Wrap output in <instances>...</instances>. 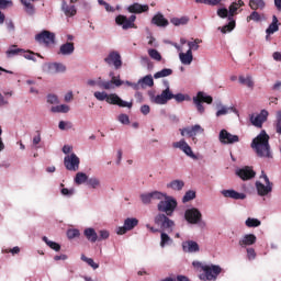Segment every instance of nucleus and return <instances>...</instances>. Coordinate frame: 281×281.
<instances>
[{
  "instance_id": "obj_1",
  "label": "nucleus",
  "mask_w": 281,
  "mask_h": 281,
  "mask_svg": "<svg viewBox=\"0 0 281 281\" xmlns=\"http://www.w3.org/2000/svg\"><path fill=\"white\" fill-rule=\"evenodd\" d=\"M269 134L262 130L251 142L250 148L254 149L257 157L265 159H271L273 154L271 153V145H269Z\"/></svg>"
},
{
  "instance_id": "obj_2",
  "label": "nucleus",
  "mask_w": 281,
  "mask_h": 281,
  "mask_svg": "<svg viewBox=\"0 0 281 281\" xmlns=\"http://www.w3.org/2000/svg\"><path fill=\"white\" fill-rule=\"evenodd\" d=\"M149 100L153 104H168L170 100H176V102H190L191 98L188 94L183 93H172V91L162 90L160 94L155 95L153 92H148Z\"/></svg>"
},
{
  "instance_id": "obj_3",
  "label": "nucleus",
  "mask_w": 281,
  "mask_h": 281,
  "mask_svg": "<svg viewBox=\"0 0 281 281\" xmlns=\"http://www.w3.org/2000/svg\"><path fill=\"white\" fill-rule=\"evenodd\" d=\"M157 210L167 216H172V214H175V210H177V200L164 193L162 199L157 204Z\"/></svg>"
},
{
  "instance_id": "obj_4",
  "label": "nucleus",
  "mask_w": 281,
  "mask_h": 281,
  "mask_svg": "<svg viewBox=\"0 0 281 281\" xmlns=\"http://www.w3.org/2000/svg\"><path fill=\"white\" fill-rule=\"evenodd\" d=\"M184 220L189 225H200V227H205V222H203V213L196 207L187 209L184 211Z\"/></svg>"
},
{
  "instance_id": "obj_5",
  "label": "nucleus",
  "mask_w": 281,
  "mask_h": 281,
  "mask_svg": "<svg viewBox=\"0 0 281 281\" xmlns=\"http://www.w3.org/2000/svg\"><path fill=\"white\" fill-rule=\"evenodd\" d=\"M166 213H158L154 217V223L157 225V227L160 228L161 232H167L168 234H171V232L175 229V221L170 220Z\"/></svg>"
},
{
  "instance_id": "obj_6",
  "label": "nucleus",
  "mask_w": 281,
  "mask_h": 281,
  "mask_svg": "<svg viewBox=\"0 0 281 281\" xmlns=\"http://www.w3.org/2000/svg\"><path fill=\"white\" fill-rule=\"evenodd\" d=\"M260 179H263L266 184L260 181H256L255 187L257 194L259 196H267L268 194H271V192H273V182L269 180V177L267 173H265V171H261Z\"/></svg>"
},
{
  "instance_id": "obj_7",
  "label": "nucleus",
  "mask_w": 281,
  "mask_h": 281,
  "mask_svg": "<svg viewBox=\"0 0 281 281\" xmlns=\"http://www.w3.org/2000/svg\"><path fill=\"white\" fill-rule=\"evenodd\" d=\"M203 102L206 104H212L214 102V99L212 95L206 94L203 91H199L195 97H193V104L195 105V109L198 113L203 115L205 113V106L203 105Z\"/></svg>"
},
{
  "instance_id": "obj_8",
  "label": "nucleus",
  "mask_w": 281,
  "mask_h": 281,
  "mask_svg": "<svg viewBox=\"0 0 281 281\" xmlns=\"http://www.w3.org/2000/svg\"><path fill=\"white\" fill-rule=\"evenodd\" d=\"M202 271L204 272L203 274H200V280L203 281H216V278H218V274L223 269L221 266L216 265H211V266H202Z\"/></svg>"
},
{
  "instance_id": "obj_9",
  "label": "nucleus",
  "mask_w": 281,
  "mask_h": 281,
  "mask_svg": "<svg viewBox=\"0 0 281 281\" xmlns=\"http://www.w3.org/2000/svg\"><path fill=\"white\" fill-rule=\"evenodd\" d=\"M64 166L70 172L80 170V158L76 154H70L64 158Z\"/></svg>"
},
{
  "instance_id": "obj_10",
  "label": "nucleus",
  "mask_w": 281,
  "mask_h": 281,
  "mask_svg": "<svg viewBox=\"0 0 281 281\" xmlns=\"http://www.w3.org/2000/svg\"><path fill=\"white\" fill-rule=\"evenodd\" d=\"M161 199H164V192L161 191L144 192L139 194V200L143 205H150L153 201H161Z\"/></svg>"
},
{
  "instance_id": "obj_11",
  "label": "nucleus",
  "mask_w": 281,
  "mask_h": 281,
  "mask_svg": "<svg viewBox=\"0 0 281 281\" xmlns=\"http://www.w3.org/2000/svg\"><path fill=\"white\" fill-rule=\"evenodd\" d=\"M35 41L40 45H52L53 43H56V34L44 30L35 35Z\"/></svg>"
},
{
  "instance_id": "obj_12",
  "label": "nucleus",
  "mask_w": 281,
  "mask_h": 281,
  "mask_svg": "<svg viewBox=\"0 0 281 281\" xmlns=\"http://www.w3.org/2000/svg\"><path fill=\"white\" fill-rule=\"evenodd\" d=\"M137 225H139V220H137L136 217H127L124 221V225L119 226L116 228V234L119 236H124V234H126V232H131L132 229H135V227H137Z\"/></svg>"
},
{
  "instance_id": "obj_13",
  "label": "nucleus",
  "mask_w": 281,
  "mask_h": 281,
  "mask_svg": "<svg viewBox=\"0 0 281 281\" xmlns=\"http://www.w3.org/2000/svg\"><path fill=\"white\" fill-rule=\"evenodd\" d=\"M44 71L49 76H56L58 74H65L67 66L63 63H48L44 65Z\"/></svg>"
},
{
  "instance_id": "obj_14",
  "label": "nucleus",
  "mask_w": 281,
  "mask_h": 281,
  "mask_svg": "<svg viewBox=\"0 0 281 281\" xmlns=\"http://www.w3.org/2000/svg\"><path fill=\"white\" fill-rule=\"evenodd\" d=\"M104 63L114 66V69H122V55H120V52L117 50H112L104 58Z\"/></svg>"
},
{
  "instance_id": "obj_15",
  "label": "nucleus",
  "mask_w": 281,
  "mask_h": 281,
  "mask_svg": "<svg viewBox=\"0 0 281 281\" xmlns=\"http://www.w3.org/2000/svg\"><path fill=\"white\" fill-rule=\"evenodd\" d=\"M136 19V15H131L130 18H127L126 15H117L115 19V23L117 25H121L123 30H131L135 27Z\"/></svg>"
},
{
  "instance_id": "obj_16",
  "label": "nucleus",
  "mask_w": 281,
  "mask_h": 281,
  "mask_svg": "<svg viewBox=\"0 0 281 281\" xmlns=\"http://www.w3.org/2000/svg\"><path fill=\"white\" fill-rule=\"evenodd\" d=\"M173 148H179V150H182L187 157H190L191 159H196V155H194V151H192V147L186 142V139H180L179 142L172 143Z\"/></svg>"
},
{
  "instance_id": "obj_17",
  "label": "nucleus",
  "mask_w": 281,
  "mask_h": 281,
  "mask_svg": "<svg viewBox=\"0 0 281 281\" xmlns=\"http://www.w3.org/2000/svg\"><path fill=\"white\" fill-rule=\"evenodd\" d=\"M218 139L221 142V144H237V142H240V138L238 137V135H234L229 132H227V130H222L220 132V136Z\"/></svg>"
},
{
  "instance_id": "obj_18",
  "label": "nucleus",
  "mask_w": 281,
  "mask_h": 281,
  "mask_svg": "<svg viewBox=\"0 0 281 281\" xmlns=\"http://www.w3.org/2000/svg\"><path fill=\"white\" fill-rule=\"evenodd\" d=\"M199 133L200 134L205 133V130L203 127H201V125H199V124L180 130V135L182 137H186V135L188 137H196V135H199Z\"/></svg>"
},
{
  "instance_id": "obj_19",
  "label": "nucleus",
  "mask_w": 281,
  "mask_h": 281,
  "mask_svg": "<svg viewBox=\"0 0 281 281\" xmlns=\"http://www.w3.org/2000/svg\"><path fill=\"white\" fill-rule=\"evenodd\" d=\"M235 173L243 181H249V179H254V177H256V171H254L249 166L236 169Z\"/></svg>"
},
{
  "instance_id": "obj_20",
  "label": "nucleus",
  "mask_w": 281,
  "mask_h": 281,
  "mask_svg": "<svg viewBox=\"0 0 281 281\" xmlns=\"http://www.w3.org/2000/svg\"><path fill=\"white\" fill-rule=\"evenodd\" d=\"M267 117H269V112L267 110H261L259 114L250 115V122L252 126H256L257 128H262V124H265V121L267 120Z\"/></svg>"
},
{
  "instance_id": "obj_21",
  "label": "nucleus",
  "mask_w": 281,
  "mask_h": 281,
  "mask_svg": "<svg viewBox=\"0 0 281 281\" xmlns=\"http://www.w3.org/2000/svg\"><path fill=\"white\" fill-rule=\"evenodd\" d=\"M221 194L225 199H233L234 201H245L247 199V194L240 193L234 189H225L221 191Z\"/></svg>"
},
{
  "instance_id": "obj_22",
  "label": "nucleus",
  "mask_w": 281,
  "mask_h": 281,
  "mask_svg": "<svg viewBox=\"0 0 281 281\" xmlns=\"http://www.w3.org/2000/svg\"><path fill=\"white\" fill-rule=\"evenodd\" d=\"M87 85L88 87H98L99 89H103L105 91L111 90V82H108V80H103L102 77H98L95 79H88Z\"/></svg>"
},
{
  "instance_id": "obj_23",
  "label": "nucleus",
  "mask_w": 281,
  "mask_h": 281,
  "mask_svg": "<svg viewBox=\"0 0 281 281\" xmlns=\"http://www.w3.org/2000/svg\"><path fill=\"white\" fill-rule=\"evenodd\" d=\"M182 251H184V254H198V251H201V248L196 241L187 240L182 243Z\"/></svg>"
},
{
  "instance_id": "obj_24",
  "label": "nucleus",
  "mask_w": 281,
  "mask_h": 281,
  "mask_svg": "<svg viewBox=\"0 0 281 281\" xmlns=\"http://www.w3.org/2000/svg\"><path fill=\"white\" fill-rule=\"evenodd\" d=\"M148 10H150L148 4H139L137 2H135V3L131 4L130 7H127V11L131 14H143V12H148Z\"/></svg>"
},
{
  "instance_id": "obj_25",
  "label": "nucleus",
  "mask_w": 281,
  "mask_h": 281,
  "mask_svg": "<svg viewBox=\"0 0 281 281\" xmlns=\"http://www.w3.org/2000/svg\"><path fill=\"white\" fill-rule=\"evenodd\" d=\"M256 240H258L256 235L246 234L239 239L238 245H239V247L245 248V247H249L251 245H256Z\"/></svg>"
},
{
  "instance_id": "obj_26",
  "label": "nucleus",
  "mask_w": 281,
  "mask_h": 281,
  "mask_svg": "<svg viewBox=\"0 0 281 281\" xmlns=\"http://www.w3.org/2000/svg\"><path fill=\"white\" fill-rule=\"evenodd\" d=\"M111 104H116V106H121L122 109H133V102H126L120 98L117 94H113L111 99Z\"/></svg>"
},
{
  "instance_id": "obj_27",
  "label": "nucleus",
  "mask_w": 281,
  "mask_h": 281,
  "mask_svg": "<svg viewBox=\"0 0 281 281\" xmlns=\"http://www.w3.org/2000/svg\"><path fill=\"white\" fill-rule=\"evenodd\" d=\"M147 87H155L153 75H147L138 80V91L139 89H146Z\"/></svg>"
},
{
  "instance_id": "obj_28",
  "label": "nucleus",
  "mask_w": 281,
  "mask_h": 281,
  "mask_svg": "<svg viewBox=\"0 0 281 281\" xmlns=\"http://www.w3.org/2000/svg\"><path fill=\"white\" fill-rule=\"evenodd\" d=\"M151 23L153 25H157V27H168L169 25L168 20L159 12L153 16Z\"/></svg>"
},
{
  "instance_id": "obj_29",
  "label": "nucleus",
  "mask_w": 281,
  "mask_h": 281,
  "mask_svg": "<svg viewBox=\"0 0 281 281\" xmlns=\"http://www.w3.org/2000/svg\"><path fill=\"white\" fill-rule=\"evenodd\" d=\"M74 52H76V46H74L71 42H67L59 47V54H61V56H71Z\"/></svg>"
},
{
  "instance_id": "obj_30",
  "label": "nucleus",
  "mask_w": 281,
  "mask_h": 281,
  "mask_svg": "<svg viewBox=\"0 0 281 281\" xmlns=\"http://www.w3.org/2000/svg\"><path fill=\"white\" fill-rule=\"evenodd\" d=\"M61 12H64L66 16H76L78 11L76 10V5L74 4L69 5L65 0H63Z\"/></svg>"
},
{
  "instance_id": "obj_31",
  "label": "nucleus",
  "mask_w": 281,
  "mask_h": 281,
  "mask_svg": "<svg viewBox=\"0 0 281 281\" xmlns=\"http://www.w3.org/2000/svg\"><path fill=\"white\" fill-rule=\"evenodd\" d=\"M93 95H94L95 100H98L99 102H104V100H105V102H108V104H111V100H112L114 93L109 94L105 91H95L93 93Z\"/></svg>"
},
{
  "instance_id": "obj_32",
  "label": "nucleus",
  "mask_w": 281,
  "mask_h": 281,
  "mask_svg": "<svg viewBox=\"0 0 281 281\" xmlns=\"http://www.w3.org/2000/svg\"><path fill=\"white\" fill-rule=\"evenodd\" d=\"M83 236L89 240V243H98V233L93 227L86 228L83 231Z\"/></svg>"
},
{
  "instance_id": "obj_33",
  "label": "nucleus",
  "mask_w": 281,
  "mask_h": 281,
  "mask_svg": "<svg viewBox=\"0 0 281 281\" xmlns=\"http://www.w3.org/2000/svg\"><path fill=\"white\" fill-rule=\"evenodd\" d=\"M179 58L182 65H192V60H194V56L192 55L191 50L179 53Z\"/></svg>"
},
{
  "instance_id": "obj_34",
  "label": "nucleus",
  "mask_w": 281,
  "mask_h": 281,
  "mask_svg": "<svg viewBox=\"0 0 281 281\" xmlns=\"http://www.w3.org/2000/svg\"><path fill=\"white\" fill-rule=\"evenodd\" d=\"M247 23H249V21H254L255 23H260V21H267V18L265 16V14H260L258 13V11H252L250 13V15H248L246 18Z\"/></svg>"
},
{
  "instance_id": "obj_35",
  "label": "nucleus",
  "mask_w": 281,
  "mask_h": 281,
  "mask_svg": "<svg viewBox=\"0 0 281 281\" xmlns=\"http://www.w3.org/2000/svg\"><path fill=\"white\" fill-rule=\"evenodd\" d=\"M217 112L216 117H221L222 115H227L228 113H232L234 109L232 106L223 105L222 103H218L216 105Z\"/></svg>"
},
{
  "instance_id": "obj_36",
  "label": "nucleus",
  "mask_w": 281,
  "mask_h": 281,
  "mask_svg": "<svg viewBox=\"0 0 281 281\" xmlns=\"http://www.w3.org/2000/svg\"><path fill=\"white\" fill-rule=\"evenodd\" d=\"M184 186H186V182H183V180H172L167 184V188H170L171 190H176L177 192H181Z\"/></svg>"
},
{
  "instance_id": "obj_37",
  "label": "nucleus",
  "mask_w": 281,
  "mask_h": 281,
  "mask_svg": "<svg viewBox=\"0 0 281 281\" xmlns=\"http://www.w3.org/2000/svg\"><path fill=\"white\" fill-rule=\"evenodd\" d=\"M266 5L265 0H249V8L251 10H265Z\"/></svg>"
},
{
  "instance_id": "obj_38",
  "label": "nucleus",
  "mask_w": 281,
  "mask_h": 281,
  "mask_svg": "<svg viewBox=\"0 0 281 281\" xmlns=\"http://www.w3.org/2000/svg\"><path fill=\"white\" fill-rule=\"evenodd\" d=\"M168 76H172V69L164 68L154 74L155 80H159V78H168Z\"/></svg>"
},
{
  "instance_id": "obj_39",
  "label": "nucleus",
  "mask_w": 281,
  "mask_h": 281,
  "mask_svg": "<svg viewBox=\"0 0 281 281\" xmlns=\"http://www.w3.org/2000/svg\"><path fill=\"white\" fill-rule=\"evenodd\" d=\"M89 181V176L85 172H77L75 177V183L77 186H82V183H87Z\"/></svg>"
},
{
  "instance_id": "obj_40",
  "label": "nucleus",
  "mask_w": 281,
  "mask_h": 281,
  "mask_svg": "<svg viewBox=\"0 0 281 281\" xmlns=\"http://www.w3.org/2000/svg\"><path fill=\"white\" fill-rule=\"evenodd\" d=\"M168 245H172V238L166 233V231H162L160 234V247H166Z\"/></svg>"
},
{
  "instance_id": "obj_41",
  "label": "nucleus",
  "mask_w": 281,
  "mask_h": 281,
  "mask_svg": "<svg viewBox=\"0 0 281 281\" xmlns=\"http://www.w3.org/2000/svg\"><path fill=\"white\" fill-rule=\"evenodd\" d=\"M21 3L24 5L26 14H29V16H34L36 9L33 7V4H31L27 0H21Z\"/></svg>"
},
{
  "instance_id": "obj_42",
  "label": "nucleus",
  "mask_w": 281,
  "mask_h": 281,
  "mask_svg": "<svg viewBox=\"0 0 281 281\" xmlns=\"http://www.w3.org/2000/svg\"><path fill=\"white\" fill-rule=\"evenodd\" d=\"M42 240L47 245V247H49L54 251H60V244L49 240V238H47V236H44L42 238Z\"/></svg>"
},
{
  "instance_id": "obj_43",
  "label": "nucleus",
  "mask_w": 281,
  "mask_h": 281,
  "mask_svg": "<svg viewBox=\"0 0 281 281\" xmlns=\"http://www.w3.org/2000/svg\"><path fill=\"white\" fill-rule=\"evenodd\" d=\"M14 47H16V45L11 46V48H9L5 52L7 57L14 58V56H19V54L25 52L22 48H14Z\"/></svg>"
},
{
  "instance_id": "obj_44",
  "label": "nucleus",
  "mask_w": 281,
  "mask_h": 281,
  "mask_svg": "<svg viewBox=\"0 0 281 281\" xmlns=\"http://www.w3.org/2000/svg\"><path fill=\"white\" fill-rule=\"evenodd\" d=\"M245 225L246 227H260V225H262V222H260V220L255 217H248L245 221Z\"/></svg>"
},
{
  "instance_id": "obj_45",
  "label": "nucleus",
  "mask_w": 281,
  "mask_h": 281,
  "mask_svg": "<svg viewBox=\"0 0 281 281\" xmlns=\"http://www.w3.org/2000/svg\"><path fill=\"white\" fill-rule=\"evenodd\" d=\"M236 27V21L229 20V23L218 27V30L222 32V34H227V32H232Z\"/></svg>"
},
{
  "instance_id": "obj_46",
  "label": "nucleus",
  "mask_w": 281,
  "mask_h": 281,
  "mask_svg": "<svg viewBox=\"0 0 281 281\" xmlns=\"http://www.w3.org/2000/svg\"><path fill=\"white\" fill-rule=\"evenodd\" d=\"M239 82L240 85H246V87H248L249 89L254 88V79L251 78V76H239Z\"/></svg>"
},
{
  "instance_id": "obj_47",
  "label": "nucleus",
  "mask_w": 281,
  "mask_h": 281,
  "mask_svg": "<svg viewBox=\"0 0 281 281\" xmlns=\"http://www.w3.org/2000/svg\"><path fill=\"white\" fill-rule=\"evenodd\" d=\"M66 234L68 240H74V238H80V229L78 228H69Z\"/></svg>"
},
{
  "instance_id": "obj_48",
  "label": "nucleus",
  "mask_w": 281,
  "mask_h": 281,
  "mask_svg": "<svg viewBox=\"0 0 281 281\" xmlns=\"http://www.w3.org/2000/svg\"><path fill=\"white\" fill-rule=\"evenodd\" d=\"M148 56L153 59L156 60L157 63H160L161 60V54L159 53V50L155 49V48H149L148 49Z\"/></svg>"
},
{
  "instance_id": "obj_49",
  "label": "nucleus",
  "mask_w": 281,
  "mask_h": 281,
  "mask_svg": "<svg viewBox=\"0 0 281 281\" xmlns=\"http://www.w3.org/2000/svg\"><path fill=\"white\" fill-rule=\"evenodd\" d=\"M194 199H196V192L189 190L184 193L183 198H182V202L183 203H189V201H194Z\"/></svg>"
},
{
  "instance_id": "obj_50",
  "label": "nucleus",
  "mask_w": 281,
  "mask_h": 281,
  "mask_svg": "<svg viewBox=\"0 0 281 281\" xmlns=\"http://www.w3.org/2000/svg\"><path fill=\"white\" fill-rule=\"evenodd\" d=\"M81 260H82V262H87V265H89V267H91L94 270L100 269V265L95 263V261H93L92 258L81 255Z\"/></svg>"
},
{
  "instance_id": "obj_51",
  "label": "nucleus",
  "mask_w": 281,
  "mask_h": 281,
  "mask_svg": "<svg viewBox=\"0 0 281 281\" xmlns=\"http://www.w3.org/2000/svg\"><path fill=\"white\" fill-rule=\"evenodd\" d=\"M236 12H238V2H233L228 8V21L234 19Z\"/></svg>"
},
{
  "instance_id": "obj_52",
  "label": "nucleus",
  "mask_w": 281,
  "mask_h": 281,
  "mask_svg": "<svg viewBox=\"0 0 281 281\" xmlns=\"http://www.w3.org/2000/svg\"><path fill=\"white\" fill-rule=\"evenodd\" d=\"M188 21H190V19H188L187 16H182V18H172V19H171L172 25H176V26H179V25H187Z\"/></svg>"
},
{
  "instance_id": "obj_53",
  "label": "nucleus",
  "mask_w": 281,
  "mask_h": 281,
  "mask_svg": "<svg viewBox=\"0 0 281 281\" xmlns=\"http://www.w3.org/2000/svg\"><path fill=\"white\" fill-rule=\"evenodd\" d=\"M87 186L95 190L97 188H100V179L97 177L88 178Z\"/></svg>"
},
{
  "instance_id": "obj_54",
  "label": "nucleus",
  "mask_w": 281,
  "mask_h": 281,
  "mask_svg": "<svg viewBox=\"0 0 281 281\" xmlns=\"http://www.w3.org/2000/svg\"><path fill=\"white\" fill-rule=\"evenodd\" d=\"M108 82L111 85L110 89H115V87H122V85H124V81L117 79L116 77H112V79L108 80Z\"/></svg>"
},
{
  "instance_id": "obj_55",
  "label": "nucleus",
  "mask_w": 281,
  "mask_h": 281,
  "mask_svg": "<svg viewBox=\"0 0 281 281\" xmlns=\"http://www.w3.org/2000/svg\"><path fill=\"white\" fill-rule=\"evenodd\" d=\"M278 30H280V26L278 24L271 23L268 26V29L266 30V34H268V35L276 34V32H278Z\"/></svg>"
},
{
  "instance_id": "obj_56",
  "label": "nucleus",
  "mask_w": 281,
  "mask_h": 281,
  "mask_svg": "<svg viewBox=\"0 0 281 281\" xmlns=\"http://www.w3.org/2000/svg\"><path fill=\"white\" fill-rule=\"evenodd\" d=\"M60 193L63 194V196H74V194H76V189H74V188H71V189L63 188L60 190Z\"/></svg>"
},
{
  "instance_id": "obj_57",
  "label": "nucleus",
  "mask_w": 281,
  "mask_h": 281,
  "mask_svg": "<svg viewBox=\"0 0 281 281\" xmlns=\"http://www.w3.org/2000/svg\"><path fill=\"white\" fill-rule=\"evenodd\" d=\"M117 120H119V122H120L121 124H125V125L131 124V119L128 117L127 114H120V115L117 116Z\"/></svg>"
},
{
  "instance_id": "obj_58",
  "label": "nucleus",
  "mask_w": 281,
  "mask_h": 281,
  "mask_svg": "<svg viewBox=\"0 0 281 281\" xmlns=\"http://www.w3.org/2000/svg\"><path fill=\"white\" fill-rule=\"evenodd\" d=\"M276 131L279 135H281V111L277 112Z\"/></svg>"
},
{
  "instance_id": "obj_59",
  "label": "nucleus",
  "mask_w": 281,
  "mask_h": 281,
  "mask_svg": "<svg viewBox=\"0 0 281 281\" xmlns=\"http://www.w3.org/2000/svg\"><path fill=\"white\" fill-rule=\"evenodd\" d=\"M217 16H220V19H227V16H229V11L227 10V8L218 9Z\"/></svg>"
},
{
  "instance_id": "obj_60",
  "label": "nucleus",
  "mask_w": 281,
  "mask_h": 281,
  "mask_svg": "<svg viewBox=\"0 0 281 281\" xmlns=\"http://www.w3.org/2000/svg\"><path fill=\"white\" fill-rule=\"evenodd\" d=\"M12 0H0V10H7V8H12Z\"/></svg>"
},
{
  "instance_id": "obj_61",
  "label": "nucleus",
  "mask_w": 281,
  "mask_h": 281,
  "mask_svg": "<svg viewBox=\"0 0 281 281\" xmlns=\"http://www.w3.org/2000/svg\"><path fill=\"white\" fill-rule=\"evenodd\" d=\"M109 236H111L109 231L102 229V231L99 232L98 240H106L109 238Z\"/></svg>"
},
{
  "instance_id": "obj_62",
  "label": "nucleus",
  "mask_w": 281,
  "mask_h": 281,
  "mask_svg": "<svg viewBox=\"0 0 281 281\" xmlns=\"http://www.w3.org/2000/svg\"><path fill=\"white\" fill-rule=\"evenodd\" d=\"M47 103L48 104H58V97L56 94H48Z\"/></svg>"
},
{
  "instance_id": "obj_63",
  "label": "nucleus",
  "mask_w": 281,
  "mask_h": 281,
  "mask_svg": "<svg viewBox=\"0 0 281 281\" xmlns=\"http://www.w3.org/2000/svg\"><path fill=\"white\" fill-rule=\"evenodd\" d=\"M58 128L60 131H66V128H71V123L65 122V121H60L59 124H58Z\"/></svg>"
},
{
  "instance_id": "obj_64",
  "label": "nucleus",
  "mask_w": 281,
  "mask_h": 281,
  "mask_svg": "<svg viewBox=\"0 0 281 281\" xmlns=\"http://www.w3.org/2000/svg\"><path fill=\"white\" fill-rule=\"evenodd\" d=\"M23 56L26 60H33V63H36V54L33 52H27Z\"/></svg>"
}]
</instances>
